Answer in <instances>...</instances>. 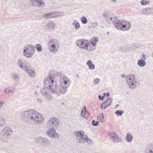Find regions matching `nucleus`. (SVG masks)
I'll list each match as a JSON object with an SVG mask.
<instances>
[{
  "mask_svg": "<svg viewBox=\"0 0 153 153\" xmlns=\"http://www.w3.org/2000/svg\"><path fill=\"white\" fill-rule=\"evenodd\" d=\"M21 117L25 122L32 124H42L44 121V117L41 114L32 109L22 112Z\"/></svg>",
  "mask_w": 153,
  "mask_h": 153,
  "instance_id": "nucleus-1",
  "label": "nucleus"
},
{
  "mask_svg": "<svg viewBox=\"0 0 153 153\" xmlns=\"http://www.w3.org/2000/svg\"><path fill=\"white\" fill-rule=\"evenodd\" d=\"M44 82L45 87L48 90L56 94L59 95V92L57 91L56 82L54 81L53 76L50 75L45 77Z\"/></svg>",
  "mask_w": 153,
  "mask_h": 153,
  "instance_id": "nucleus-2",
  "label": "nucleus"
},
{
  "mask_svg": "<svg viewBox=\"0 0 153 153\" xmlns=\"http://www.w3.org/2000/svg\"><path fill=\"white\" fill-rule=\"evenodd\" d=\"M60 84L57 87V91L59 93L64 94L66 91V88L70 85V81L67 77L63 74L60 76Z\"/></svg>",
  "mask_w": 153,
  "mask_h": 153,
  "instance_id": "nucleus-3",
  "label": "nucleus"
},
{
  "mask_svg": "<svg viewBox=\"0 0 153 153\" xmlns=\"http://www.w3.org/2000/svg\"><path fill=\"white\" fill-rule=\"evenodd\" d=\"M113 24L118 30L123 31L128 30L131 27V24L129 22L116 19L114 20Z\"/></svg>",
  "mask_w": 153,
  "mask_h": 153,
  "instance_id": "nucleus-4",
  "label": "nucleus"
},
{
  "mask_svg": "<svg viewBox=\"0 0 153 153\" xmlns=\"http://www.w3.org/2000/svg\"><path fill=\"white\" fill-rule=\"evenodd\" d=\"M126 81L129 88L131 89H135L138 85L137 79L135 76L133 74L126 77Z\"/></svg>",
  "mask_w": 153,
  "mask_h": 153,
  "instance_id": "nucleus-5",
  "label": "nucleus"
},
{
  "mask_svg": "<svg viewBox=\"0 0 153 153\" xmlns=\"http://www.w3.org/2000/svg\"><path fill=\"white\" fill-rule=\"evenodd\" d=\"M84 132L83 131H79L76 132V139L77 140V142L80 143L88 142L89 144H91L92 141L89 140L87 136L84 134Z\"/></svg>",
  "mask_w": 153,
  "mask_h": 153,
  "instance_id": "nucleus-6",
  "label": "nucleus"
},
{
  "mask_svg": "<svg viewBox=\"0 0 153 153\" xmlns=\"http://www.w3.org/2000/svg\"><path fill=\"white\" fill-rule=\"evenodd\" d=\"M35 53L34 47L32 45H26L23 50L24 55L28 58H31Z\"/></svg>",
  "mask_w": 153,
  "mask_h": 153,
  "instance_id": "nucleus-7",
  "label": "nucleus"
},
{
  "mask_svg": "<svg viewBox=\"0 0 153 153\" xmlns=\"http://www.w3.org/2000/svg\"><path fill=\"white\" fill-rule=\"evenodd\" d=\"M49 51L53 53L58 51L59 48V42L56 39H51L49 44Z\"/></svg>",
  "mask_w": 153,
  "mask_h": 153,
  "instance_id": "nucleus-8",
  "label": "nucleus"
},
{
  "mask_svg": "<svg viewBox=\"0 0 153 153\" xmlns=\"http://www.w3.org/2000/svg\"><path fill=\"white\" fill-rule=\"evenodd\" d=\"M59 123L58 119L55 117H52L47 122V128H57Z\"/></svg>",
  "mask_w": 153,
  "mask_h": 153,
  "instance_id": "nucleus-9",
  "label": "nucleus"
},
{
  "mask_svg": "<svg viewBox=\"0 0 153 153\" xmlns=\"http://www.w3.org/2000/svg\"><path fill=\"white\" fill-rule=\"evenodd\" d=\"M89 41L83 39H80L76 41V44L79 48L85 50H87L88 46L89 44Z\"/></svg>",
  "mask_w": 153,
  "mask_h": 153,
  "instance_id": "nucleus-10",
  "label": "nucleus"
},
{
  "mask_svg": "<svg viewBox=\"0 0 153 153\" xmlns=\"http://www.w3.org/2000/svg\"><path fill=\"white\" fill-rule=\"evenodd\" d=\"M98 41V38H94L91 39L89 41V44L88 46L87 50L89 52L94 51L96 48V44Z\"/></svg>",
  "mask_w": 153,
  "mask_h": 153,
  "instance_id": "nucleus-11",
  "label": "nucleus"
},
{
  "mask_svg": "<svg viewBox=\"0 0 153 153\" xmlns=\"http://www.w3.org/2000/svg\"><path fill=\"white\" fill-rule=\"evenodd\" d=\"M57 128H48L46 133L49 137L52 138H58L59 135L56 133V129Z\"/></svg>",
  "mask_w": 153,
  "mask_h": 153,
  "instance_id": "nucleus-12",
  "label": "nucleus"
},
{
  "mask_svg": "<svg viewBox=\"0 0 153 153\" xmlns=\"http://www.w3.org/2000/svg\"><path fill=\"white\" fill-rule=\"evenodd\" d=\"M35 140L37 143H40L43 146H46L49 145L50 144L48 139L41 137H36L35 138Z\"/></svg>",
  "mask_w": 153,
  "mask_h": 153,
  "instance_id": "nucleus-13",
  "label": "nucleus"
},
{
  "mask_svg": "<svg viewBox=\"0 0 153 153\" xmlns=\"http://www.w3.org/2000/svg\"><path fill=\"white\" fill-rule=\"evenodd\" d=\"M17 65L19 68L25 71L30 65L29 63L25 62L22 60H20L18 61Z\"/></svg>",
  "mask_w": 153,
  "mask_h": 153,
  "instance_id": "nucleus-14",
  "label": "nucleus"
},
{
  "mask_svg": "<svg viewBox=\"0 0 153 153\" xmlns=\"http://www.w3.org/2000/svg\"><path fill=\"white\" fill-rule=\"evenodd\" d=\"M108 134L110 139L114 142H118L119 140H121V138L119 137L118 134L114 132H110Z\"/></svg>",
  "mask_w": 153,
  "mask_h": 153,
  "instance_id": "nucleus-15",
  "label": "nucleus"
},
{
  "mask_svg": "<svg viewBox=\"0 0 153 153\" xmlns=\"http://www.w3.org/2000/svg\"><path fill=\"white\" fill-rule=\"evenodd\" d=\"M112 100L110 98H108L102 103L101 105V108L102 109H105L110 106L112 103Z\"/></svg>",
  "mask_w": 153,
  "mask_h": 153,
  "instance_id": "nucleus-16",
  "label": "nucleus"
},
{
  "mask_svg": "<svg viewBox=\"0 0 153 153\" xmlns=\"http://www.w3.org/2000/svg\"><path fill=\"white\" fill-rule=\"evenodd\" d=\"M25 71L28 73L29 76L31 77H34L36 74L35 69L30 65L29 66V67H28Z\"/></svg>",
  "mask_w": 153,
  "mask_h": 153,
  "instance_id": "nucleus-17",
  "label": "nucleus"
},
{
  "mask_svg": "<svg viewBox=\"0 0 153 153\" xmlns=\"http://www.w3.org/2000/svg\"><path fill=\"white\" fill-rule=\"evenodd\" d=\"M31 1L33 5L35 7L38 6L42 7H44V2L41 0H32Z\"/></svg>",
  "mask_w": 153,
  "mask_h": 153,
  "instance_id": "nucleus-18",
  "label": "nucleus"
},
{
  "mask_svg": "<svg viewBox=\"0 0 153 153\" xmlns=\"http://www.w3.org/2000/svg\"><path fill=\"white\" fill-rule=\"evenodd\" d=\"M41 94L47 100H51L52 96L47 92L45 89H42L41 91Z\"/></svg>",
  "mask_w": 153,
  "mask_h": 153,
  "instance_id": "nucleus-19",
  "label": "nucleus"
},
{
  "mask_svg": "<svg viewBox=\"0 0 153 153\" xmlns=\"http://www.w3.org/2000/svg\"><path fill=\"white\" fill-rule=\"evenodd\" d=\"M1 134H5L6 135L10 137V135L12 134V130L9 127H4L1 131Z\"/></svg>",
  "mask_w": 153,
  "mask_h": 153,
  "instance_id": "nucleus-20",
  "label": "nucleus"
},
{
  "mask_svg": "<svg viewBox=\"0 0 153 153\" xmlns=\"http://www.w3.org/2000/svg\"><path fill=\"white\" fill-rule=\"evenodd\" d=\"M55 24L52 22H48V25L45 27V29L46 30H49L50 29L53 30L55 27Z\"/></svg>",
  "mask_w": 153,
  "mask_h": 153,
  "instance_id": "nucleus-21",
  "label": "nucleus"
},
{
  "mask_svg": "<svg viewBox=\"0 0 153 153\" xmlns=\"http://www.w3.org/2000/svg\"><path fill=\"white\" fill-rule=\"evenodd\" d=\"M10 137L6 135L5 134H1V132L0 135V138L1 139L3 142H7L8 140H9L10 138Z\"/></svg>",
  "mask_w": 153,
  "mask_h": 153,
  "instance_id": "nucleus-22",
  "label": "nucleus"
},
{
  "mask_svg": "<svg viewBox=\"0 0 153 153\" xmlns=\"http://www.w3.org/2000/svg\"><path fill=\"white\" fill-rule=\"evenodd\" d=\"M12 78L13 80L16 82H17L20 79L19 75L16 72H13L12 74Z\"/></svg>",
  "mask_w": 153,
  "mask_h": 153,
  "instance_id": "nucleus-23",
  "label": "nucleus"
},
{
  "mask_svg": "<svg viewBox=\"0 0 153 153\" xmlns=\"http://www.w3.org/2000/svg\"><path fill=\"white\" fill-rule=\"evenodd\" d=\"M86 65L88 67L89 69L93 70L95 68V66L92 63V61L90 60H88L87 62Z\"/></svg>",
  "mask_w": 153,
  "mask_h": 153,
  "instance_id": "nucleus-24",
  "label": "nucleus"
},
{
  "mask_svg": "<svg viewBox=\"0 0 153 153\" xmlns=\"http://www.w3.org/2000/svg\"><path fill=\"white\" fill-rule=\"evenodd\" d=\"M15 89V86H10L6 88L4 90V91L5 93H11V92L13 91Z\"/></svg>",
  "mask_w": 153,
  "mask_h": 153,
  "instance_id": "nucleus-25",
  "label": "nucleus"
},
{
  "mask_svg": "<svg viewBox=\"0 0 153 153\" xmlns=\"http://www.w3.org/2000/svg\"><path fill=\"white\" fill-rule=\"evenodd\" d=\"M106 119V117L105 115L102 114L100 115L97 117V120L99 121H100L101 122H103L105 121Z\"/></svg>",
  "mask_w": 153,
  "mask_h": 153,
  "instance_id": "nucleus-26",
  "label": "nucleus"
},
{
  "mask_svg": "<svg viewBox=\"0 0 153 153\" xmlns=\"http://www.w3.org/2000/svg\"><path fill=\"white\" fill-rule=\"evenodd\" d=\"M6 123L5 119L2 116L0 115V127L3 126Z\"/></svg>",
  "mask_w": 153,
  "mask_h": 153,
  "instance_id": "nucleus-27",
  "label": "nucleus"
},
{
  "mask_svg": "<svg viewBox=\"0 0 153 153\" xmlns=\"http://www.w3.org/2000/svg\"><path fill=\"white\" fill-rule=\"evenodd\" d=\"M132 135L130 133H128L126 137V139L127 141L128 142H131L132 140Z\"/></svg>",
  "mask_w": 153,
  "mask_h": 153,
  "instance_id": "nucleus-28",
  "label": "nucleus"
},
{
  "mask_svg": "<svg viewBox=\"0 0 153 153\" xmlns=\"http://www.w3.org/2000/svg\"><path fill=\"white\" fill-rule=\"evenodd\" d=\"M73 25H74V28L76 29H78L80 27V25L78 21L76 20H74L73 22Z\"/></svg>",
  "mask_w": 153,
  "mask_h": 153,
  "instance_id": "nucleus-29",
  "label": "nucleus"
},
{
  "mask_svg": "<svg viewBox=\"0 0 153 153\" xmlns=\"http://www.w3.org/2000/svg\"><path fill=\"white\" fill-rule=\"evenodd\" d=\"M146 63L145 61H143L141 60H138L137 64L139 66L141 67H143L146 65Z\"/></svg>",
  "mask_w": 153,
  "mask_h": 153,
  "instance_id": "nucleus-30",
  "label": "nucleus"
},
{
  "mask_svg": "<svg viewBox=\"0 0 153 153\" xmlns=\"http://www.w3.org/2000/svg\"><path fill=\"white\" fill-rule=\"evenodd\" d=\"M34 49H36L37 51L39 52H40L42 51V48L41 45L39 44H36L34 47Z\"/></svg>",
  "mask_w": 153,
  "mask_h": 153,
  "instance_id": "nucleus-31",
  "label": "nucleus"
},
{
  "mask_svg": "<svg viewBox=\"0 0 153 153\" xmlns=\"http://www.w3.org/2000/svg\"><path fill=\"white\" fill-rule=\"evenodd\" d=\"M124 111L122 110L116 111L115 113L117 116H121L123 113Z\"/></svg>",
  "mask_w": 153,
  "mask_h": 153,
  "instance_id": "nucleus-32",
  "label": "nucleus"
},
{
  "mask_svg": "<svg viewBox=\"0 0 153 153\" xmlns=\"http://www.w3.org/2000/svg\"><path fill=\"white\" fill-rule=\"evenodd\" d=\"M43 16L47 19L53 18L51 13H50L47 14H45L43 15Z\"/></svg>",
  "mask_w": 153,
  "mask_h": 153,
  "instance_id": "nucleus-33",
  "label": "nucleus"
},
{
  "mask_svg": "<svg viewBox=\"0 0 153 153\" xmlns=\"http://www.w3.org/2000/svg\"><path fill=\"white\" fill-rule=\"evenodd\" d=\"M86 112L87 110L86 107L85 106H84L82 109L81 112V115L83 117H84L85 116Z\"/></svg>",
  "mask_w": 153,
  "mask_h": 153,
  "instance_id": "nucleus-34",
  "label": "nucleus"
},
{
  "mask_svg": "<svg viewBox=\"0 0 153 153\" xmlns=\"http://www.w3.org/2000/svg\"><path fill=\"white\" fill-rule=\"evenodd\" d=\"M81 20L82 21V23L83 24H86L88 22V20L85 17L83 16L81 18Z\"/></svg>",
  "mask_w": 153,
  "mask_h": 153,
  "instance_id": "nucleus-35",
  "label": "nucleus"
},
{
  "mask_svg": "<svg viewBox=\"0 0 153 153\" xmlns=\"http://www.w3.org/2000/svg\"><path fill=\"white\" fill-rule=\"evenodd\" d=\"M149 2L150 1L148 0H142L140 1L141 4L143 5L149 4Z\"/></svg>",
  "mask_w": 153,
  "mask_h": 153,
  "instance_id": "nucleus-36",
  "label": "nucleus"
},
{
  "mask_svg": "<svg viewBox=\"0 0 153 153\" xmlns=\"http://www.w3.org/2000/svg\"><path fill=\"white\" fill-rule=\"evenodd\" d=\"M103 16L105 18H108V20L112 21H113L114 20H113V18L111 17H109V16L107 14L104 13L103 14Z\"/></svg>",
  "mask_w": 153,
  "mask_h": 153,
  "instance_id": "nucleus-37",
  "label": "nucleus"
},
{
  "mask_svg": "<svg viewBox=\"0 0 153 153\" xmlns=\"http://www.w3.org/2000/svg\"><path fill=\"white\" fill-rule=\"evenodd\" d=\"M100 81V79L98 78H96L94 79L93 81V83L94 85H96L97 84H98Z\"/></svg>",
  "mask_w": 153,
  "mask_h": 153,
  "instance_id": "nucleus-38",
  "label": "nucleus"
},
{
  "mask_svg": "<svg viewBox=\"0 0 153 153\" xmlns=\"http://www.w3.org/2000/svg\"><path fill=\"white\" fill-rule=\"evenodd\" d=\"M92 124L93 126H97L99 124V122L98 121H95L94 120H93L92 122Z\"/></svg>",
  "mask_w": 153,
  "mask_h": 153,
  "instance_id": "nucleus-39",
  "label": "nucleus"
},
{
  "mask_svg": "<svg viewBox=\"0 0 153 153\" xmlns=\"http://www.w3.org/2000/svg\"><path fill=\"white\" fill-rule=\"evenodd\" d=\"M56 15L58 16L57 17H60L63 15V13H62L56 12Z\"/></svg>",
  "mask_w": 153,
  "mask_h": 153,
  "instance_id": "nucleus-40",
  "label": "nucleus"
},
{
  "mask_svg": "<svg viewBox=\"0 0 153 153\" xmlns=\"http://www.w3.org/2000/svg\"><path fill=\"white\" fill-rule=\"evenodd\" d=\"M52 15L53 17V18H54L57 17V16L56 15V12H51Z\"/></svg>",
  "mask_w": 153,
  "mask_h": 153,
  "instance_id": "nucleus-41",
  "label": "nucleus"
},
{
  "mask_svg": "<svg viewBox=\"0 0 153 153\" xmlns=\"http://www.w3.org/2000/svg\"><path fill=\"white\" fill-rule=\"evenodd\" d=\"M98 98L99 100H104V96L102 97L101 95H99L98 96Z\"/></svg>",
  "mask_w": 153,
  "mask_h": 153,
  "instance_id": "nucleus-42",
  "label": "nucleus"
},
{
  "mask_svg": "<svg viewBox=\"0 0 153 153\" xmlns=\"http://www.w3.org/2000/svg\"><path fill=\"white\" fill-rule=\"evenodd\" d=\"M42 100L41 98H39L37 99V101L39 103H41L42 102Z\"/></svg>",
  "mask_w": 153,
  "mask_h": 153,
  "instance_id": "nucleus-43",
  "label": "nucleus"
},
{
  "mask_svg": "<svg viewBox=\"0 0 153 153\" xmlns=\"http://www.w3.org/2000/svg\"><path fill=\"white\" fill-rule=\"evenodd\" d=\"M110 94L109 92H108L107 93H104L103 94V95L104 96H107L108 97L109 96Z\"/></svg>",
  "mask_w": 153,
  "mask_h": 153,
  "instance_id": "nucleus-44",
  "label": "nucleus"
},
{
  "mask_svg": "<svg viewBox=\"0 0 153 153\" xmlns=\"http://www.w3.org/2000/svg\"><path fill=\"white\" fill-rule=\"evenodd\" d=\"M4 103V102L3 101H0V108L2 107Z\"/></svg>",
  "mask_w": 153,
  "mask_h": 153,
  "instance_id": "nucleus-45",
  "label": "nucleus"
},
{
  "mask_svg": "<svg viewBox=\"0 0 153 153\" xmlns=\"http://www.w3.org/2000/svg\"><path fill=\"white\" fill-rule=\"evenodd\" d=\"M92 25L93 27H95L97 25V22H94L92 23Z\"/></svg>",
  "mask_w": 153,
  "mask_h": 153,
  "instance_id": "nucleus-46",
  "label": "nucleus"
},
{
  "mask_svg": "<svg viewBox=\"0 0 153 153\" xmlns=\"http://www.w3.org/2000/svg\"><path fill=\"white\" fill-rule=\"evenodd\" d=\"M146 57H143L141 60L143 61H145V60H146Z\"/></svg>",
  "mask_w": 153,
  "mask_h": 153,
  "instance_id": "nucleus-47",
  "label": "nucleus"
},
{
  "mask_svg": "<svg viewBox=\"0 0 153 153\" xmlns=\"http://www.w3.org/2000/svg\"><path fill=\"white\" fill-rule=\"evenodd\" d=\"M149 153H153V150H150L149 152Z\"/></svg>",
  "mask_w": 153,
  "mask_h": 153,
  "instance_id": "nucleus-48",
  "label": "nucleus"
},
{
  "mask_svg": "<svg viewBox=\"0 0 153 153\" xmlns=\"http://www.w3.org/2000/svg\"><path fill=\"white\" fill-rule=\"evenodd\" d=\"M111 1H113V2L116 3L117 2V1L116 0H110Z\"/></svg>",
  "mask_w": 153,
  "mask_h": 153,
  "instance_id": "nucleus-49",
  "label": "nucleus"
},
{
  "mask_svg": "<svg viewBox=\"0 0 153 153\" xmlns=\"http://www.w3.org/2000/svg\"><path fill=\"white\" fill-rule=\"evenodd\" d=\"M119 106V105L118 104H117V105H116L115 106V108H117Z\"/></svg>",
  "mask_w": 153,
  "mask_h": 153,
  "instance_id": "nucleus-50",
  "label": "nucleus"
},
{
  "mask_svg": "<svg viewBox=\"0 0 153 153\" xmlns=\"http://www.w3.org/2000/svg\"><path fill=\"white\" fill-rule=\"evenodd\" d=\"M142 56L143 57H145V55L144 53H143L142 54Z\"/></svg>",
  "mask_w": 153,
  "mask_h": 153,
  "instance_id": "nucleus-51",
  "label": "nucleus"
},
{
  "mask_svg": "<svg viewBox=\"0 0 153 153\" xmlns=\"http://www.w3.org/2000/svg\"><path fill=\"white\" fill-rule=\"evenodd\" d=\"M126 76H125L124 75H123L122 76V77L123 78V77H126Z\"/></svg>",
  "mask_w": 153,
  "mask_h": 153,
  "instance_id": "nucleus-52",
  "label": "nucleus"
},
{
  "mask_svg": "<svg viewBox=\"0 0 153 153\" xmlns=\"http://www.w3.org/2000/svg\"><path fill=\"white\" fill-rule=\"evenodd\" d=\"M76 77H78L79 76L78 74H76Z\"/></svg>",
  "mask_w": 153,
  "mask_h": 153,
  "instance_id": "nucleus-53",
  "label": "nucleus"
}]
</instances>
